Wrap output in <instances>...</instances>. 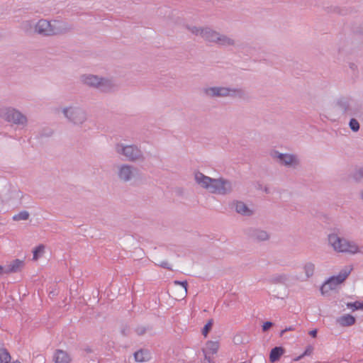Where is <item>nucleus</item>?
<instances>
[{
	"instance_id": "1",
	"label": "nucleus",
	"mask_w": 363,
	"mask_h": 363,
	"mask_svg": "<svg viewBox=\"0 0 363 363\" xmlns=\"http://www.w3.org/2000/svg\"><path fill=\"white\" fill-rule=\"evenodd\" d=\"M194 179L199 185L212 194L226 195L230 194L233 190L232 182L222 177L213 179L197 172L194 174Z\"/></svg>"
},
{
	"instance_id": "2",
	"label": "nucleus",
	"mask_w": 363,
	"mask_h": 363,
	"mask_svg": "<svg viewBox=\"0 0 363 363\" xmlns=\"http://www.w3.org/2000/svg\"><path fill=\"white\" fill-rule=\"evenodd\" d=\"M328 245L337 253L353 255L362 252L355 241L341 237L336 233L328 234Z\"/></svg>"
},
{
	"instance_id": "3",
	"label": "nucleus",
	"mask_w": 363,
	"mask_h": 363,
	"mask_svg": "<svg viewBox=\"0 0 363 363\" xmlns=\"http://www.w3.org/2000/svg\"><path fill=\"white\" fill-rule=\"evenodd\" d=\"M71 30L72 27L67 23L59 21L51 22L42 18L35 24L34 33L42 36H52L65 33Z\"/></svg>"
},
{
	"instance_id": "4",
	"label": "nucleus",
	"mask_w": 363,
	"mask_h": 363,
	"mask_svg": "<svg viewBox=\"0 0 363 363\" xmlns=\"http://www.w3.org/2000/svg\"><path fill=\"white\" fill-rule=\"evenodd\" d=\"M351 99L341 96L336 99L327 111V117L332 121H337L343 116L352 115Z\"/></svg>"
},
{
	"instance_id": "5",
	"label": "nucleus",
	"mask_w": 363,
	"mask_h": 363,
	"mask_svg": "<svg viewBox=\"0 0 363 363\" xmlns=\"http://www.w3.org/2000/svg\"><path fill=\"white\" fill-rule=\"evenodd\" d=\"M114 149L118 155L123 156L127 161L130 162H141L145 159L140 147L136 145L118 143L115 145Z\"/></svg>"
},
{
	"instance_id": "6",
	"label": "nucleus",
	"mask_w": 363,
	"mask_h": 363,
	"mask_svg": "<svg viewBox=\"0 0 363 363\" xmlns=\"http://www.w3.org/2000/svg\"><path fill=\"white\" fill-rule=\"evenodd\" d=\"M203 94L210 98L218 97H238L244 98L246 95L242 89L230 88L227 86H211L202 89Z\"/></svg>"
},
{
	"instance_id": "7",
	"label": "nucleus",
	"mask_w": 363,
	"mask_h": 363,
	"mask_svg": "<svg viewBox=\"0 0 363 363\" xmlns=\"http://www.w3.org/2000/svg\"><path fill=\"white\" fill-rule=\"evenodd\" d=\"M62 112L67 120L74 125H81L87 120L86 111L77 106H70L64 108H55V113Z\"/></svg>"
},
{
	"instance_id": "8",
	"label": "nucleus",
	"mask_w": 363,
	"mask_h": 363,
	"mask_svg": "<svg viewBox=\"0 0 363 363\" xmlns=\"http://www.w3.org/2000/svg\"><path fill=\"white\" fill-rule=\"evenodd\" d=\"M353 269L352 265L343 267L336 276L330 277L320 287V292L323 295L328 293L331 290L335 289L337 286L342 284Z\"/></svg>"
},
{
	"instance_id": "9",
	"label": "nucleus",
	"mask_w": 363,
	"mask_h": 363,
	"mask_svg": "<svg viewBox=\"0 0 363 363\" xmlns=\"http://www.w3.org/2000/svg\"><path fill=\"white\" fill-rule=\"evenodd\" d=\"M81 81L83 84L93 88H96L103 92L110 91L114 86L111 80L105 78H101L93 74L82 75L81 77Z\"/></svg>"
},
{
	"instance_id": "10",
	"label": "nucleus",
	"mask_w": 363,
	"mask_h": 363,
	"mask_svg": "<svg viewBox=\"0 0 363 363\" xmlns=\"http://www.w3.org/2000/svg\"><path fill=\"white\" fill-rule=\"evenodd\" d=\"M186 28L193 35L201 37L204 41L215 44L220 32L211 26L186 25Z\"/></svg>"
},
{
	"instance_id": "11",
	"label": "nucleus",
	"mask_w": 363,
	"mask_h": 363,
	"mask_svg": "<svg viewBox=\"0 0 363 363\" xmlns=\"http://www.w3.org/2000/svg\"><path fill=\"white\" fill-rule=\"evenodd\" d=\"M0 117L9 123L18 125H26L28 120L25 115L11 107L0 108Z\"/></svg>"
},
{
	"instance_id": "12",
	"label": "nucleus",
	"mask_w": 363,
	"mask_h": 363,
	"mask_svg": "<svg viewBox=\"0 0 363 363\" xmlns=\"http://www.w3.org/2000/svg\"><path fill=\"white\" fill-rule=\"evenodd\" d=\"M271 156L273 159L277 160L281 165L287 167L295 168L300 164L299 159L294 154L281 153L275 150L271 153Z\"/></svg>"
},
{
	"instance_id": "13",
	"label": "nucleus",
	"mask_w": 363,
	"mask_h": 363,
	"mask_svg": "<svg viewBox=\"0 0 363 363\" xmlns=\"http://www.w3.org/2000/svg\"><path fill=\"white\" fill-rule=\"evenodd\" d=\"M138 169L132 164H121L117 166V177L124 183L134 179L137 175Z\"/></svg>"
},
{
	"instance_id": "14",
	"label": "nucleus",
	"mask_w": 363,
	"mask_h": 363,
	"mask_svg": "<svg viewBox=\"0 0 363 363\" xmlns=\"http://www.w3.org/2000/svg\"><path fill=\"white\" fill-rule=\"evenodd\" d=\"M219 349V342L218 341H208L205 347L202 349L205 360L208 363H214L212 356L218 352Z\"/></svg>"
},
{
	"instance_id": "15",
	"label": "nucleus",
	"mask_w": 363,
	"mask_h": 363,
	"mask_svg": "<svg viewBox=\"0 0 363 363\" xmlns=\"http://www.w3.org/2000/svg\"><path fill=\"white\" fill-rule=\"evenodd\" d=\"M247 235L250 238L257 242L266 241L269 239V233L263 230L258 228H249Z\"/></svg>"
},
{
	"instance_id": "16",
	"label": "nucleus",
	"mask_w": 363,
	"mask_h": 363,
	"mask_svg": "<svg viewBox=\"0 0 363 363\" xmlns=\"http://www.w3.org/2000/svg\"><path fill=\"white\" fill-rule=\"evenodd\" d=\"M215 45L224 48L235 47L236 45V40L225 34L219 33Z\"/></svg>"
},
{
	"instance_id": "17",
	"label": "nucleus",
	"mask_w": 363,
	"mask_h": 363,
	"mask_svg": "<svg viewBox=\"0 0 363 363\" xmlns=\"http://www.w3.org/2000/svg\"><path fill=\"white\" fill-rule=\"evenodd\" d=\"M24 262L16 259L12 261L9 265L5 267V274L16 273L23 268Z\"/></svg>"
},
{
	"instance_id": "18",
	"label": "nucleus",
	"mask_w": 363,
	"mask_h": 363,
	"mask_svg": "<svg viewBox=\"0 0 363 363\" xmlns=\"http://www.w3.org/2000/svg\"><path fill=\"white\" fill-rule=\"evenodd\" d=\"M336 322L342 327H349L353 325L355 323L356 319L352 315L345 314L337 318L336 319Z\"/></svg>"
},
{
	"instance_id": "19",
	"label": "nucleus",
	"mask_w": 363,
	"mask_h": 363,
	"mask_svg": "<svg viewBox=\"0 0 363 363\" xmlns=\"http://www.w3.org/2000/svg\"><path fill=\"white\" fill-rule=\"evenodd\" d=\"M55 363H69L71 358L68 353L62 350H57L53 356Z\"/></svg>"
},
{
	"instance_id": "20",
	"label": "nucleus",
	"mask_w": 363,
	"mask_h": 363,
	"mask_svg": "<svg viewBox=\"0 0 363 363\" xmlns=\"http://www.w3.org/2000/svg\"><path fill=\"white\" fill-rule=\"evenodd\" d=\"M234 206L237 213L245 216L252 215V211L250 209L245 203L242 201H236L234 203Z\"/></svg>"
},
{
	"instance_id": "21",
	"label": "nucleus",
	"mask_w": 363,
	"mask_h": 363,
	"mask_svg": "<svg viewBox=\"0 0 363 363\" xmlns=\"http://www.w3.org/2000/svg\"><path fill=\"white\" fill-rule=\"evenodd\" d=\"M135 362H145L150 359V352L147 350L140 349L134 353Z\"/></svg>"
},
{
	"instance_id": "22",
	"label": "nucleus",
	"mask_w": 363,
	"mask_h": 363,
	"mask_svg": "<svg viewBox=\"0 0 363 363\" xmlns=\"http://www.w3.org/2000/svg\"><path fill=\"white\" fill-rule=\"evenodd\" d=\"M35 23L33 20L23 21L20 24V28L25 33L31 34L34 33Z\"/></svg>"
},
{
	"instance_id": "23",
	"label": "nucleus",
	"mask_w": 363,
	"mask_h": 363,
	"mask_svg": "<svg viewBox=\"0 0 363 363\" xmlns=\"http://www.w3.org/2000/svg\"><path fill=\"white\" fill-rule=\"evenodd\" d=\"M303 270L306 279L312 277L315 271V264L312 262H306L303 264Z\"/></svg>"
},
{
	"instance_id": "24",
	"label": "nucleus",
	"mask_w": 363,
	"mask_h": 363,
	"mask_svg": "<svg viewBox=\"0 0 363 363\" xmlns=\"http://www.w3.org/2000/svg\"><path fill=\"white\" fill-rule=\"evenodd\" d=\"M284 350L281 347H274L269 354V360L272 362H275L278 361L281 355L284 354Z\"/></svg>"
},
{
	"instance_id": "25",
	"label": "nucleus",
	"mask_w": 363,
	"mask_h": 363,
	"mask_svg": "<svg viewBox=\"0 0 363 363\" xmlns=\"http://www.w3.org/2000/svg\"><path fill=\"white\" fill-rule=\"evenodd\" d=\"M11 355L7 350L4 348L0 349V362L1 363H10Z\"/></svg>"
},
{
	"instance_id": "26",
	"label": "nucleus",
	"mask_w": 363,
	"mask_h": 363,
	"mask_svg": "<svg viewBox=\"0 0 363 363\" xmlns=\"http://www.w3.org/2000/svg\"><path fill=\"white\" fill-rule=\"evenodd\" d=\"M30 214L26 211H22L19 212L18 213L14 215L13 216V220L15 221L18 220H26L29 218Z\"/></svg>"
},
{
	"instance_id": "27",
	"label": "nucleus",
	"mask_w": 363,
	"mask_h": 363,
	"mask_svg": "<svg viewBox=\"0 0 363 363\" xmlns=\"http://www.w3.org/2000/svg\"><path fill=\"white\" fill-rule=\"evenodd\" d=\"M346 306L348 308L351 309L352 311L363 309V302H359V301H355L353 303L348 302L346 303Z\"/></svg>"
},
{
	"instance_id": "28",
	"label": "nucleus",
	"mask_w": 363,
	"mask_h": 363,
	"mask_svg": "<svg viewBox=\"0 0 363 363\" xmlns=\"http://www.w3.org/2000/svg\"><path fill=\"white\" fill-rule=\"evenodd\" d=\"M213 325V319H209L207 323L204 325L202 330V335L206 337L209 332L211 330Z\"/></svg>"
},
{
	"instance_id": "29",
	"label": "nucleus",
	"mask_w": 363,
	"mask_h": 363,
	"mask_svg": "<svg viewBox=\"0 0 363 363\" xmlns=\"http://www.w3.org/2000/svg\"><path fill=\"white\" fill-rule=\"evenodd\" d=\"M287 280L288 277L284 274L276 275L272 278V282L275 284H283L285 283Z\"/></svg>"
},
{
	"instance_id": "30",
	"label": "nucleus",
	"mask_w": 363,
	"mask_h": 363,
	"mask_svg": "<svg viewBox=\"0 0 363 363\" xmlns=\"http://www.w3.org/2000/svg\"><path fill=\"white\" fill-rule=\"evenodd\" d=\"M350 129L354 132H357L359 130V123L355 118H351L349 122Z\"/></svg>"
},
{
	"instance_id": "31",
	"label": "nucleus",
	"mask_w": 363,
	"mask_h": 363,
	"mask_svg": "<svg viewBox=\"0 0 363 363\" xmlns=\"http://www.w3.org/2000/svg\"><path fill=\"white\" fill-rule=\"evenodd\" d=\"M174 285H179V286H182L183 295H186V294H187V286H188V284H187L186 281H180L175 280L174 281Z\"/></svg>"
},
{
	"instance_id": "32",
	"label": "nucleus",
	"mask_w": 363,
	"mask_h": 363,
	"mask_svg": "<svg viewBox=\"0 0 363 363\" xmlns=\"http://www.w3.org/2000/svg\"><path fill=\"white\" fill-rule=\"evenodd\" d=\"M43 250H44L43 245H39L38 247H35V250H33V259L34 260H37L39 255L43 252Z\"/></svg>"
},
{
	"instance_id": "33",
	"label": "nucleus",
	"mask_w": 363,
	"mask_h": 363,
	"mask_svg": "<svg viewBox=\"0 0 363 363\" xmlns=\"http://www.w3.org/2000/svg\"><path fill=\"white\" fill-rule=\"evenodd\" d=\"M313 350L314 348L312 345H308L304 352L301 356H299L297 359H300L305 356H310L313 353Z\"/></svg>"
},
{
	"instance_id": "34",
	"label": "nucleus",
	"mask_w": 363,
	"mask_h": 363,
	"mask_svg": "<svg viewBox=\"0 0 363 363\" xmlns=\"http://www.w3.org/2000/svg\"><path fill=\"white\" fill-rule=\"evenodd\" d=\"M354 178L356 180H361L363 179V167H361L355 171L354 173Z\"/></svg>"
},
{
	"instance_id": "35",
	"label": "nucleus",
	"mask_w": 363,
	"mask_h": 363,
	"mask_svg": "<svg viewBox=\"0 0 363 363\" xmlns=\"http://www.w3.org/2000/svg\"><path fill=\"white\" fill-rule=\"evenodd\" d=\"M135 331L138 335H143L146 333L147 328L145 326H138Z\"/></svg>"
},
{
	"instance_id": "36",
	"label": "nucleus",
	"mask_w": 363,
	"mask_h": 363,
	"mask_svg": "<svg viewBox=\"0 0 363 363\" xmlns=\"http://www.w3.org/2000/svg\"><path fill=\"white\" fill-rule=\"evenodd\" d=\"M273 325V323L270 321L265 322L262 325V330L264 332L268 330Z\"/></svg>"
},
{
	"instance_id": "37",
	"label": "nucleus",
	"mask_w": 363,
	"mask_h": 363,
	"mask_svg": "<svg viewBox=\"0 0 363 363\" xmlns=\"http://www.w3.org/2000/svg\"><path fill=\"white\" fill-rule=\"evenodd\" d=\"M159 265L160 267H162V268H164V269H172V268L170 267V264L167 261H164V262H160L159 264Z\"/></svg>"
},
{
	"instance_id": "38",
	"label": "nucleus",
	"mask_w": 363,
	"mask_h": 363,
	"mask_svg": "<svg viewBox=\"0 0 363 363\" xmlns=\"http://www.w3.org/2000/svg\"><path fill=\"white\" fill-rule=\"evenodd\" d=\"M295 330V328L294 326L287 327V328H286L285 329L282 330L280 332V337H282L286 332H287V331H292V330Z\"/></svg>"
},
{
	"instance_id": "39",
	"label": "nucleus",
	"mask_w": 363,
	"mask_h": 363,
	"mask_svg": "<svg viewBox=\"0 0 363 363\" xmlns=\"http://www.w3.org/2000/svg\"><path fill=\"white\" fill-rule=\"evenodd\" d=\"M317 333H318L317 330L314 329L309 332V335L311 336H312L313 337H315L317 336Z\"/></svg>"
},
{
	"instance_id": "40",
	"label": "nucleus",
	"mask_w": 363,
	"mask_h": 363,
	"mask_svg": "<svg viewBox=\"0 0 363 363\" xmlns=\"http://www.w3.org/2000/svg\"><path fill=\"white\" fill-rule=\"evenodd\" d=\"M5 274V267L0 265V275Z\"/></svg>"
},
{
	"instance_id": "41",
	"label": "nucleus",
	"mask_w": 363,
	"mask_h": 363,
	"mask_svg": "<svg viewBox=\"0 0 363 363\" xmlns=\"http://www.w3.org/2000/svg\"><path fill=\"white\" fill-rule=\"evenodd\" d=\"M357 116L360 119L363 121V112H360L357 114Z\"/></svg>"
},
{
	"instance_id": "42",
	"label": "nucleus",
	"mask_w": 363,
	"mask_h": 363,
	"mask_svg": "<svg viewBox=\"0 0 363 363\" xmlns=\"http://www.w3.org/2000/svg\"><path fill=\"white\" fill-rule=\"evenodd\" d=\"M350 68L354 70L357 68V67L354 64L352 63V64H350Z\"/></svg>"
},
{
	"instance_id": "43",
	"label": "nucleus",
	"mask_w": 363,
	"mask_h": 363,
	"mask_svg": "<svg viewBox=\"0 0 363 363\" xmlns=\"http://www.w3.org/2000/svg\"><path fill=\"white\" fill-rule=\"evenodd\" d=\"M122 333L123 335H128V333H126V330L125 329L122 330Z\"/></svg>"
},
{
	"instance_id": "44",
	"label": "nucleus",
	"mask_w": 363,
	"mask_h": 363,
	"mask_svg": "<svg viewBox=\"0 0 363 363\" xmlns=\"http://www.w3.org/2000/svg\"><path fill=\"white\" fill-rule=\"evenodd\" d=\"M360 195H361V199L363 201V189L361 191Z\"/></svg>"
},
{
	"instance_id": "45",
	"label": "nucleus",
	"mask_w": 363,
	"mask_h": 363,
	"mask_svg": "<svg viewBox=\"0 0 363 363\" xmlns=\"http://www.w3.org/2000/svg\"><path fill=\"white\" fill-rule=\"evenodd\" d=\"M13 363H21V362H20L19 361L16 360V361L13 362Z\"/></svg>"
},
{
	"instance_id": "46",
	"label": "nucleus",
	"mask_w": 363,
	"mask_h": 363,
	"mask_svg": "<svg viewBox=\"0 0 363 363\" xmlns=\"http://www.w3.org/2000/svg\"><path fill=\"white\" fill-rule=\"evenodd\" d=\"M262 362H263V363H266V362L264 359H262Z\"/></svg>"
}]
</instances>
